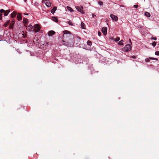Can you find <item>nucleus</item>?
<instances>
[{
    "mask_svg": "<svg viewBox=\"0 0 159 159\" xmlns=\"http://www.w3.org/2000/svg\"><path fill=\"white\" fill-rule=\"evenodd\" d=\"M131 47L130 44H127L125 47L122 48L121 50L124 52H128L130 50Z\"/></svg>",
    "mask_w": 159,
    "mask_h": 159,
    "instance_id": "1",
    "label": "nucleus"
},
{
    "mask_svg": "<svg viewBox=\"0 0 159 159\" xmlns=\"http://www.w3.org/2000/svg\"><path fill=\"white\" fill-rule=\"evenodd\" d=\"M34 30L35 32H38L39 31L40 27V25L38 24H35L34 25Z\"/></svg>",
    "mask_w": 159,
    "mask_h": 159,
    "instance_id": "2",
    "label": "nucleus"
},
{
    "mask_svg": "<svg viewBox=\"0 0 159 159\" xmlns=\"http://www.w3.org/2000/svg\"><path fill=\"white\" fill-rule=\"evenodd\" d=\"M110 17L111 19L114 21H116L118 20V18L117 16L114 14H111Z\"/></svg>",
    "mask_w": 159,
    "mask_h": 159,
    "instance_id": "3",
    "label": "nucleus"
},
{
    "mask_svg": "<svg viewBox=\"0 0 159 159\" xmlns=\"http://www.w3.org/2000/svg\"><path fill=\"white\" fill-rule=\"evenodd\" d=\"M26 29L27 30L29 31L34 30L33 26L30 24L28 26H27Z\"/></svg>",
    "mask_w": 159,
    "mask_h": 159,
    "instance_id": "4",
    "label": "nucleus"
},
{
    "mask_svg": "<svg viewBox=\"0 0 159 159\" xmlns=\"http://www.w3.org/2000/svg\"><path fill=\"white\" fill-rule=\"evenodd\" d=\"M83 7L82 6H81L80 7H77L76 9L78 11H79L80 12L82 13H83V11L82 10L83 9Z\"/></svg>",
    "mask_w": 159,
    "mask_h": 159,
    "instance_id": "5",
    "label": "nucleus"
},
{
    "mask_svg": "<svg viewBox=\"0 0 159 159\" xmlns=\"http://www.w3.org/2000/svg\"><path fill=\"white\" fill-rule=\"evenodd\" d=\"M107 27H103L102 29V31L104 35H106L107 34Z\"/></svg>",
    "mask_w": 159,
    "mask_h": 159,
    "instance_id": "6",
    "label": "nucleus"
},
{
    "mask_svg": "<svg viewBox=\"0 0 159 159\" xmlns=\"http://www.w3.org/2000/svg\"><path fill=\"white\" fill-rule=\"evenodd\" d=\"M55 34V32L53 30H51L48 32V35L49 36H52Z\"/></svg>",
    "mask_w": 159,
    "mask_h": 159,
    "instance_id": "7",
    "label": "nucleus"
},
{
    "mask_svg": "<svg viewBox=\"0 0 159 159\" xmlns=\"http://www.w3.org/2000/svg\"><path fill=\"white\" fill-rule=\"evenodd\" d=\"M17 18L18 20H22V17L21 14L20 13H18L17 16Z\"/></svg>",
    "mask_w": 159,
    "mask_h": 159,
    "instance_id": "8",
    "label": "nucleus"
},
{
    "mask_svg": "<svg viewBox=\"0 0 159 159\" xmlns=\"http://www.w3.org/2000/svg\"><path fill=\"white\" fill-rule=\"evenodd\" d=\"M45 4L48 7H50L51 6V3L48 0H46Z\"/></svg>",
    "mask_w": 159,
    "mask_h": 159,
    "instance_id": "9",
    "label": "nucleus"
},
{
    "mask_svg": "<svg viewBox=\"0 0 159 159\" xmlns=\"http://www.w3.org/2000/svg\"><path fill=\"white\" fill-rule=\"evenodd\" d=\"M16 12L14 11L11 14V16L12 18H14L16 16Z\"/></svg>",
    "mask_w": 159,
    "mask_h": 159,
    "instance_id": "10",
    "label": "nucleus"
},
{
    "mask_svg": "<svg viewBox=\"0 0 159 159\" xmlns=\"http://www.w3.org/2000/svg\"><path fill=\"white\" fill-rule=\"evenodd\" d=\"M10 12V10H8L6 11H5L4 12V16H7L9 13Z\"/></svg>",
    "mask_w": 159,
    "mask_h": 159,
    "instance_id": "11",
    "label": "nucleus"
},
{
    "mask_svg": "<svg viewBox=\"0 0 159 159\" xmlns=\"http://www.w3.org/2000/svg\"><path fill=\"white\" fill-rule=\"evenodd\" d=\"M28 20V19H27L26 18H24L23 19V23H24V24L25 26L27 24Z\"/></svg>",
    "mask_w": 159,
    "mask_h": 159,
    "instance_id": "12",
    "label": "nucleus"
},
{
    "mask_svg": "<svg viewBox=\"0 0 159 159\" xmlns=\"http://www.w3.org/2000/svg\"><path fill=\"white\" fill-rule=\"evenodd\" d=\"M57 7H54L51 10V12L52 14H54L55 11L56 10Z\"/></svg>",
    "mask_w": 159,
    "mask_h": 159,
    "instance_id": "13",
    "label": "nucleus"
},
{
    "mask_svg": "<svg viewBox=\"0 0 159 159\" xmlns=\"http://www.w3.org/2000/svg\"><path fill=\"white\" fill-rule=\"evenodd\" d=\"M52 20L54 21L57 22H58V19L57 18L55 17H52Z\"/></svg>",
    "mask_w": 159,
    "mask_h": 159,
    "instance_id": "14",
    "label": "nucleus"
},
{
    "mask_svg": "<svg viewBox=\"0 0 159 159\" xmlns=\"http://www.w3.org/2000/svg\"><path fill=\"white\" fill-rule=\"evenodd\" d=\"M10 22V20H8L7 21L6 23L4 24V26L5 27H7L8 25L9 24V23Z\"/></svg>",
    "mask_w": 159,
    "mask_h": 159,
    "instance_id": "15",
    "label": "nucleus"
},
{
    "mask_svg": "<svg viewBox=\"0 0 159 159\" xmlns=\"http://www.w3.org/2000/svg\"><path fill=\"white\" fill-rule=\"evenodd\" d=\"M144 15L148 17H150L151 16L149 12H145L144 13Z\"/></svg>",
    "mask_w": 159,
    "mask_h": 159,
    "instance_id": "16",
    "label": "nucleus"
},
{
    "mask_svg": "<svg viewBox=\"0 0 159 159\" xmlns=\"http://www.w3.org/2000/svg\"><path fill=\"white\" fill-rule=\"evenodd\" d=\"M81 28L83 29H85V26L83 22H82L81 24Z\"/></svg>",
    "mask_w": 159,
    "mask_h": 159,
    "instance_id": "17",
    "label": "nucleus"
},
{
    "mask_svg": "<svg viewBox=\"0 0 159 159\" xmlns=\"http://www.w3.org/2000/svg\"><path fill=\"white\" fill-rule=\"evenodd\" d=\"M63 33L64 34H71L70 32L69 31L67 30H65L63 31Z\"/></svg>",
    "mask_w": 159,
    "mask_h": 159,
    "instance_id": "18",
    "label": "nucleus"
},
{
    "mask_svg": "<svg viewBox=\"0 0 159 159\" xmlns=\"http://www.w3.org/2000/svg\"><path fill=\"white\" fill-rule=\"evenodd\" d=\"M123 40H121L118 43V44L120 45H122L123 44Z\"/></svg>",
    "mask_w": 159,
    "mask_h": 159,
    "instance_id": "19",
    "label": "nucleus"
},
{
    "mask_svg": "<svg viewBox=\"0 0 159 159\" xmlns=\"http://www.w3.org/2000/svg\"><path fill=\"white\" fill-rule=\"evenodd\" d=\"M67 8L68 9V10L70 11H73V10L72 8H71L70 7H69L68 6H67Z\"/></svg>",
    "mask_w": 159,
    "mask_h": 159,
    "instance_id": "20",
    "label": "nucleus"
},
{
    "mask_svg": "<svg viewBox=\"0 0 159 159\" xmlns=\"http://www.w3.org/2000/svg\"><path fill=\"white\" fill-rule=\"evenodd\" d=\"M87 44L89 46H91L92 45V43L90 41L88 40L87 42Z\"/></svg>",
    "mask_w": 159,
    "mask_h": 159,
    "instance_id": "21",
    "label": "nucleus"
},
{
    "mask_svg": "<svg viewBox=\"0 0 159 159\" xmlns=\"http://www.w3.org/2000/svg\"><path fill=\"white\" fill-rule=\"evenodd\" d=\"M156 43H157L156 42H153L152 43V46L154 47L156 45Z\"/></svg>",
    "mask_w": 159,
    "mask_h": 159,
    "instance_id": "22",
    "label": "nucleus"
},
{
    "mask_svg": "<svg viewBox=\"0 0 159 159\" xmlns=\"http://www.w3.org/2000/svg\"><path fill=\"white\" fill-rule=\"evenodd\" d=\"M149 59L151 60H155L157 61L158 60L157 59V58H155L154 57H149Z\"/></svg>",
    "mask_w": 159,
    "mask_h": 159,
    "instance_id": "23",
    "label": "nucleus"
},
{
    "mask_svg": "<svg viewBox=\"0 0 159 159\" xmlns=\"http://www.w3.org/2000/svg\"><path fill=\"white\" fill-rule=\"evenodd\" d=\"M98 2V4L100 5H103V3L102 1H99Z\"/></svg>",
    "mask_w": 159,
    "mask_h": 159,
    "instance_id": "24",
    "label": "nucleus"
},
{
    "mask_svg": "<svg viewBox=\"0 0 159 159\" xmlns=\"http://www.w3.org/2000/svg\"><path fill=\"white\" fill-rule=\"evenodd\" d=\"M5 10L3 9H1L0 10V13L1 14L2 13H3L5 11Z\"/></svg>",
    "mask_w": 159,
    "mask_h": 159,
    "instance_id": "25",
    "label": "nucleus"
},
{
    "mask_svg": "<svg viewBox=\"0 0 159 159\" xmlns=\"http://www.w3.org/2000/svg\"><path fill=\"white\" fill-rule=\"evenodd\" d=\"M120 39V38L119 37H117L115 39V41L117 42L119 41Z\"/></svg>",
    "mask_w": 159,
    "mask_h": 159,
    "instance_id": "26",
    "label": "nucleus"
},
{
    "mask_svg": "<svg viewBox=\"0 0 159 159\" xmlns=\"http://www.w3.org/2000/svg\"><path fill=\"white\" fill-rule=\"evenodd\" d=\"M68 23L69 25H73L72 23L70 21H68Z\"/></svg>",
    "mask_w": 159,
    "mask_h": 159,
    "instance_id": "27",
    "label": "nucleus"
},
{
    "mask_svg": "<svg viewBox=\"0 0 159 159\" xmlns=\"http://www.w3.org/2000/svg\"><path fill=\"white\" fill-rule=\"evenodd\" d=\"M155 54L156 55L159 56V51L156 52Z\"/></svg>",
    "mask_w": 159,
    "mask_h": 159,
    "instance_id": "28",
    "label": "nucleus"
},
{
    "mask_svg": "<svg viewBox=\"0 0 159 159\" xmlns=\"http://www.w3.org/2000/svg\"><path fill=\"white\" fill-rule=\"evenodd\" d=\"M145 61L147 62H149L150 61L149 59L148 58H146L145 59Z\"/></svg>",
    "mask_w": 159,
    "mask_h": 159,
    "instance_id": "29",
    "label": "nucleus"
},
{
    "mask_svg": "<svg viewBox=\"0 0 159 159\" xmlns=\"http://www.w3.org/2000/svg\"><path fill=\"white\" fill-rule=\"evenodd\" d=\"M23 37L24 38H25L26 37V35L25 34H23Z\"/></svg>",
    "mask_w": 159,
    "mask_h": 159,
    "instance_id": "30",
    "label": "nucleus"
},
{
    "mask_svg": "<svg viewBox=\"0 0 159 159\" xmlns=\"http://www.w3.org/2000/svg\"><path fill=\"white\" fill-rule=\"evenodd\" d=\"M98 34L99 36H100L101 35V32L99 31H98Z\"/></svg>",
    "mask_w": 159,
    "mask_h": 159,
    "instance_id": "31",
    "label": "nucleus"
},
{
    "mask_svg": "<svg viewBox=\"0 0 159 159\" xmlns=\"http://www.w3.org/2000/svg\"><path fill=\"white\" fill-rule=\"evenodd\" d=\"M139 7V6L137 5H134V8H137V7Z\"/></svg>",
    "mask_w": 159,
    "mask_h": 159,
    "instance_id": "32",
    "label": "nucleus"
},
{
    "mask_svg": "<svg viewBox=\"0 0 159 159\" xmlns=\"http://www.w3.org/2000/svg\"><path fill=\"white\" fill-rule=\"evenodd\" d=\"M2 14L0 13V20H1L2 19Z\"/></svg>",
    "mask_w": 159,
    "mask_h": 159,
    "instance_id": "33",
    "label": "nucleus"
},
{
    "mask_svg": "<svg viewBox=\"0 0 159 159\" xmlns=\"http://www.w3.org/2000/svg\"><path fill=\"white\" fill-rule=\"evenodd\" d=\"M151 39H154V40H157V38H156V37L153 38V37H152Z\"/></svg>",
    "mask_w": 159,
    "mask_h": 159,
    "instance_id": "34",
    "label": "nucleus"
},
{
    "mask_svg": "<svg viewBox=\"0 0 159 159\" xmlns=\"http://www.w3.org/2000/svg\"><path fill=\"white\" fill-rule=\"evenodd\" d=\"M136 57L135 56H131V58H133V59H135V58Z\"/></svg>",
    "mask_w": 159,
    "mask_h": 159,
    "instance_id": "35",
    "label": "nucleus"
},
{
    "mask_svg": "<svg viewBox=\"0 0 159 159\" xmlns=\"http://www.w3.org/2000/svg\"><path fill=\"white\" fill-rule=\"evenodd\" d=\"M9 27L11 29L12 28V25H10L9 26Z\"/></svg>",
    "mask_w": 159,
    "mask_h": 159,
    "instance_id": "36",
    "label": "nucleus"
},
{
    "mask_svg": "<svg viewBox=\"0 0 159 159\" xmlns=\"http://www.w3.org/2000/svg\"><path fill=\"white\" fill-rule=\"evenodd\" d=\"M96 16L94 14H93L92 16L93 17H94V16Z\"/></svg>",
    "mask_w": 159,
    "mask_h": 159,
    "instance_id": "37",
    "label": "nucleus"
},
{
    "mask_svg": "<svg viewBox=\"0 0 159 159\" xmlns=\"http://www.w3.org/2000/svg\"><path fill=\"white\" fill-rule=\"evenodd\" d=\"M24 15H28V14H27V13H24Z\"/></svg>",
    "mask_w": 159,
    "mask_h": 159,
    "instance_id": "38",
    "label": "nucleus"
},
{
    "mask_svg": "<svg viewBox=\"0 0 159 159\" xmlns=\"http://www.w3.org/2000/svg\"><path fill=\"white\" fill-rule=\"evenodd\" d=\"M14 21H13V22L12 23V26L14 25Z\"/></svg>",
    "mask_w": 159,
    "mask_h": 159,
    "instance_id": "39",
    "label": "nucleus"
},
{
    "mask_svg": "<svg viewBox=\"0 0 159 159\" xmlns=\"http://www.w3.org/2000/svg\"><path fill=\"white\" fill-rule=\"evenodd\" d=\"M67 45H68V42H67V43H66V45L67 46Z\"/></svg>",
    "mask_w": 159,
    "mask_h": 159,
    "instance_id": "40",
    "label": "nucleus"
},
{
    "mask_svg": "<svg viewBox=\"0 0 159 159\" xmlns=\"http://www.w3.org/2000/svg\"><path fill=\"white\" fill-rule=\"evenodd\" d=\"M65 36H67L66 35H64L63 36V37H65Z\"/></svg>",
    "mask_w": 159,
    "mask_h": 159,
    "instance_id": "41",
    "label": "nucleus"
},
{
    "mask_svg": "<svg viewBox=\"0 0 159 159\" xmlns=\"http://www.w3.org/2000/svg\"><path fill=\"white\" fill-rule=\"evenodd\" d=\"M44 0H43L42 1V2H43Z\"/></svg>",
    "mask_w": 159,
    "mask_h": 159,
    "instance_id": "42",
    "label": "nucleus"
},
{
    "mask_svg": "<svg viewBox=\"0 0 159 159\" xmlns=\"http://www.w3.org/2000/svg\"><path fill=\"white\" fill-rule=\"evenodd\" d=\"M129 40H130V43H131V41L130 39H129Z\"/></svg>",
    "mask_w": 159,
    "mask_h": 159,
    "instance_id": "43",
    "label": "nucleus"
},
{
    "mask_svg": "<svg viewBox=\"0 0 159 159\" xmlns=\"http://www.w3.org/2000/svg\"><path fill=\"white\" fill-rule=\"evenodd\" d=\"M25 2H26L27 0H24Z\"/></svg>",
    "mask_w": 159,
    "mask_h": 159,
    "instance_id": "44",
    "label": "nucleus"
}]
</instances>
